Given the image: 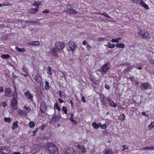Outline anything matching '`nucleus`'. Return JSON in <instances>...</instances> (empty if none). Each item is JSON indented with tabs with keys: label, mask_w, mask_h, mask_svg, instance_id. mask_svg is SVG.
<instances>
[{
	"label": "nucleus",
	"mask_w": 154,
	"mask_h": 154,
	"mask_svg": "<svg viewBox=\"0 0 154 154\" xmlns=\"http://www.w3.org/2000/svg\"><path fill=\"white\" fill-rule=\"evenodd\" d=\"M48 149L50 153L51 154H58V150L54 144L50 143L48 144Z\"/></svg>",
	"instance_id": "obj_1"
},
{
	"label": "nucleus",
	"mask_w": 154,
	"mask_h": 154,
	"mask_svg": "<svg viewBox=\"0 0 154 154\" xmlns=\"http://www.w3.org/2000/svg\"><path fill=\"white\" fill-rule=\"evenodd\" d=\"M47 106L45 102H42L40 105V109L39 111V116H42L44 117L46 116V113L45 112Z\"/></svg>",
	"instance_id": "obj_2"
},
{
	"label": "nucleus",
	"mask_w": 154,
	"mask_h": 154,
	"mask_svg": "<svg viewBox=\"0 0 154 154\" xmlns=\"http://www.w3.org/2000/svg\"><path fill=\"white\" fill-rule=\"evenodd\" d=\"M138 33L140 35L146 39H149L151 37L150 35L146 29H138Z\"/></svg>",
	"instance_id": "obj_3"
},
{
	"label": "nucleus",
	"mask_w": 154,
	"mask_h": 154,
	"mask_svg": "<svg viewBox=\"0 0 154 154\" xmlns=\"http://www.w3.org/2000/svg\"><path fill=\"white\" fill-rule=\"evenodd\" d=\"M61 117V116L60 115H56L55 112L52 117L49 123L53 124L55 122L58 123L60 121Z\"/></svg>",
	"instance_id": "obj_4"
},
{
	"label": "nucleus",
	"mask_w": 154,
	"mask_h": 154,
	"mask_svg": "<svg viewBox=\"0 0 154 154\" xmlns=\"http://www.w3.org/2000/svg\"><path fill=\"white\" fill-rule=\"evenodd\" d=\"M17 97H13L11 101V106L14 109H16L17 108Z\"/></svg>",
	"instance_id": "obj_5"
},
{
	"label": "nucleus",
	"mask_w": 154,
	"mask_h": 154,
	"mask_svg": "<svg viewBox=\"0 0 154 154\" xmlns=\"http://www.w3.org/2000/svg\"><path fill=\"white\" fill-rule=\"evenodd\" d=\"M65 45L63 42H59L55 44V48L61 52L63 51V49L65 48Z\"/></svg>",
	"instance_id": "obj_6"
},
{
	"label": "nucleus",
	"mask_w": 154,
	"mask_h": 154,
	"mask_svg": "<svg viewBox=\"0 0 154 154\" xmlns=\"http://www.w3.org/2000/svg\"><path fill=\"white\" fill-rule=\"evenodd\" d=\"M50 52L54 57H58L59 56V54L61 52L56 48H51Z\"/></svg>",
	"instance_id": "obj_7"
},
{
	"label": "nucleus",
	"mask_w": 154,
	"mask_h": 154,
	"mask_svg": "<svg viewBox=\"0 0 154 154\" xmlns=\"http://www.w3.org/2000/svg\"><path fill=\"white\" fill-rule=\"evenodd\" d=\"M151 87L150 85L148 82L141 83V87L142 89L143 88L145 90H146L148 88H150Z\"/></svg>",
	"instance_id": "obj_8"
},
{
	"label": "nucleus",
	"mask_w": 154,
	"mask_h": 154,
	"mask_svg": "<svg viewBox=\"0 0 154 154\" xmlns=\"http://www.w3.org/2000/svg\"><path fill=\"white\" fill-rule=\"evenodd\" d=\"M109 68V63L105 64L101 67L102 71L104 72H106Z\"/></svg>",
	"instance_id": "obj_9"
},
{
	"label": "nucleus",
	"mask_w": 154,
	"mask_h": 154,
	"mask_svg": "<svg viewBox=\"0 0 154 154\" xmlns=\"http://www.w3.org/2000/svg\"><path fill=\"white\" fill-rule=\"evenodd\" d=\"M66 154H75L77 152L76 151H74L72 147H70L67 149L66 152Z\"/></svg>",
	"instance_id": "obj_10"
},
{
	"label": "nucleus",
	"mask_w": 154,
	"mask_h": 154,
	"mask_svg": "<svg viewBox=\"0 0 154 154\" xmlns=\"http://www.w3.org/2000/svg\"><path fill=\"white\" fill-rule=\"evenodd\" d=\"M69 45L70 49L71 51L72 52L75 50L77 47L75 44L73 42H69Z\"/></svg>",
	"instance_id": "obj_11"
},
{
	"label": "nucleus",
	"mask_w": 154,
	"mask_h": 154,
	"mask_svg": "<svg viewBox=\"0 0 154 154\" xmlns=\"http://www.w3.org/2000/svg\"><path fill=\"white\" fill-rule=\"evenodd\" d=\"M108 101L109 102V105L113 107H116L117 106V104L114 102L111 99L108 98Z\"/></svg>",
	"instance_id": "obj_12"
},
{
	"label": "nucleus",
	"mask_w": 154,
	"mask_h": 154,
	"mask_svg": "<svg viewBox=\"0 0 154 154\" xmlns=\"http://www.w3.org/2000/svg\"><path fill=\"white\" fill-rule=\"evenodd\" d=\"M65 11L69 14H75L77 13V12L73 9H68V10H66Z\"/></svg>",
	"instance_id": "obj_13"
},
{
	"label": "nucleus",
	"mask_w": 154,
	"mask_h": 154,
	"mask_svg": "<svg viewBox=\"0 0 154 154\" xmlns=\"http://www.w3.org/2000/svg\"><path fill=\"white\" fill-rule=\"evenodd\" d=\"M11 91L10 88H5V96H9Z\"/></svg>",
	"instance_id": "obj_14"
},
{
	"label": "nucleus",
	"mask_w": 154,
	"mask_h": 154,
	"mask_svg": "<svg viewBox=\"0 0 154 154\" xmlns=\"http://www.w3.org/2000/svg\"><path fill=\"white\" fill-rule=\"evenodd\" d=\"M17 112L19 114L20 116L24 117L26 116L27 113L23 110L19 109L17 110Z\"/></svg>",
	"instance_id": "obj_15"
},
{
	"label": "nucleus",
	"mask_w": 154,
	"mask_h": 154,
	"mask_svg": "<svg viewBox=\"0 0 154 154\" xmlns=\"http://www.w3.org/2000/svg\"><path fill=\"white\" fill-rule=\"evenodd\" d=\"M76 147L79 149L81 150L83 153H85L86 152V149L84 146H82L79 145H77Z\"/></svg>",
	"instance_id": "obj_16"
},
{
	"label": "nucleus",
	"mask_w": 154,
	"mask_h": 154,
	"mask_svg": "<svg viewBox=\"0 0 154 154\" xmlns=\"http://www.w3.org/2000/svg\"><path fill=\"white\" fill-rule=\"evenodd\" d=\"M140 4L146 9H149L148 6L145 4L142 0L140 2Z\"/></svg>",
	"instance_id": "obj_17"
},
{
	"label": "nucleus",
	"mask_w": 154,
	"mask_h": 154,
	"mask_svg": "<svg viewBox=\"0 0 154 154\" xmlns=\"http://www.w3.org/2000/svg\"><path fill=\"white\" fill-rule=\"evenodd\" d=\"M104 154H111L112 153V150L111 149H105L103 151Z\"/></svg>",
	"instance_id": "obj_18"
},
{
	"label": "nucleus",
	"mask_w": 154,
	"mask_h": 154,
	"mask_svg": "<svg viewBox=\"0 0 154 154\" xmlns=\"http://www.w3.org/2000/svg\"><path fill=\"white\" fill-rule=\"evenodd\" d=\"M16 50L19 52H24L25 51V49L23 48H20L17 46H15Z\"/></svg>",
	"instance_id": "obj_19"
},
{
	"label": "nucleus",
	"mask_w": 154,
	"mask_h": 154,
	"mask_svg": "<svg viewBox=\"0 0 154 154\" xmlns=\"http://www.w3.org/2000/svg\"><path fill=\"white\" fill-rule=\"evenodd\" d=\"M132 69V68H131V66L130 65V66H129L128 68L125 69L124 71L122 72V73L124 74H125L126 73H127L129 71H130L131 70V69Z\"/></svg>",
	"instance_id": "obj_20"
},
{
	"label": "nucleus",
	"mask_w": 154,
	"mask_h": 154,
	"mask_svg": "<svg viewBox=\"0 0 154 154\" xmlns=\"http://www.w3.org/2000/svg\"><path fill=\"white\" fill-rule=\"evenodd\" d=\"M54 109L55 110L57 109L58 111H60V108L57 102L55 103L54 106Z\"/></svg>",
	"instance_id": "obj_21"
},
{
	"label": "nucleus",
	"mask_w": 154,
	"mask_h": 154,
	"mask_svg": "<svg viewBox=\"0 0 154 154\" xmlns=\"http://www.w3.org/2000/svg\"><path fill=\"white\" fill-rule=\"evenodd\" d=\"M125 118L124 114L120 115L119 117V119L121 121H124Z\"/></svg>",
	"instance_id": "obj_22"
},
{
	"label": "nucleus",
	"mask_w": 154,
	"mask_h": 154,
	"mask_svg": "<svg viewBox=\"0 0 154 154\" xmlns=\"http://www.w3.org/2000/svg\"><path fill=\"white\" fill-rule=\"evenodd\" d=\"M116 47L117 48H123L125 47V45L123 43H117L116 45Z\"/></svg>",
	"instance_id": "obj_23"
},
{
	"label": "nucleus",
	"mask_w": 154,
	"mask_h": 154,
	"mask_svg": "<svg viewBox=\"0 0 154 154\" xmlns=\"http://www.w3.org/2000/svg\"><path fill=\"white\" fill-rule=\"evenodd\" d=\"M2 6H11L12 5V4H10L9 2L6 1L5 2H3V4H2Z\"/></svg>",
	"instance_id": "obj_24"
},
{
	"label": "nucleus",
	"mask_w": 154,
	"mask_h": 154,
	"mask_svg": "<svg viewBox=\"0 0 154 154\" xmlns=\"http://www.w3.org/2000/svg\"><path fill=\"white\" fill-rule=\"evenodd\" d=\"M10 57V55L8 54H4L1 55V57L2 59H8Z\"/></svg>",
	"instance_id": "obj_25"
},
{
	"label": "nucleus",
	"mask_w": 154,
	"mask_h": 154,
	"mask_svg": "<svg viewBox=\"0 0 154 154\" xmlns=\"http://www.w3.org/2000/svg\"><path fill=\"white\" fill-rule=\"evenodd\" d=\"M92 125L93 127L95 129H97L100 127V126L95 122L92 123Z\"/></svg>",
	"instance_id": "obj_26"
},
{
	"label": "nucleus",
	"mask_w": 154,
	"mask_h": 154,
	"mask_svg": "<svg viewBox=\"0 0 154 154\" xmlns=\"http://www.w3.org/2000/svg\"><path fill=\"white\" fill-rule=\"evenodd\" d=\"M28 44L31 45H38V42L33 41L32 42H29Z\"/></svg>",
	"instance_id": "obj_27"
},
{
	"label": "nucleus",
	"mask_w": 154,
	"mask_h": 154,
	"mask_svg": "<svg viewBox=\"0 0 154 154\" xmlns=\"http://www.w3.org/2000/svg\"><path fill=\"white\" fill-rule=\"evenodd\" d=\"M121 39V37H118L116 39H113L111 40V42H116L118 43L119 42V41Z\"/></svg>",
	"instance_id": "obj_28"
},
{
	"label": "nucleus",
	"mask_w": 154,
	"mask_h": 154,
	"mask_svg": "<svg viewBox=\"0 0 154 154\" xmlns=\"http://www.w3.org/2000/svg\"><path fill=\"white\" fill-rule=\"evenodd\" d=\"M98 14H100V15H102L103 16H105V17H106L107 18H111V17H110V16L108 15L106 13H105V12H104V13H98Z\"/></svg>",
	"instance_id": "obj_29"
},
{
	"label": "nucleus",
	"mask_w": 154,
	"mask_h": 154,
	"mask_svg": "<svg viewBox=\"0 0 154 154\" xmlns=\"http://www.w3.org/2000/svg\"><path fill=\"white\" fill-rule=\"evenodd\" d=\"M100 98L101 100V101H104V102H108L107 100L108 98H107V97H100Z\"/></svg>",
	"instance_id": "obj_30"
},
{
	"label": "nucleus",
	"mask_w": 154,
	"mask_h": 154,
	"mask_svg": "<svg viewBox=\"0 0 154 154\" xmlns=\"http://www.w3.org/2000/svg\"><path fill=\"white\" fill-rule=\"evenodd\" d=\"M38 11V9L37 8H31L29 11V12L33 14L35 13Z\"/></svg>",
	"instance_id": "obj_31"
},
{
	"label": "nucleus",
	"mask_w": 154,
	"mask_h": 154,
	"mask_svg": "<svg viewBox=\"0 0 154 154\" xmlns=\"http://www.w3.org/2000/svg\"><path fill=\"white\" fill-rule=\"evenodd\" d=\"M18 122H14L12 125V127L13 129H15L17 128L18 126Z\"/></svg>",
	"instance_id": "obj_32"
},
{
	"label": "nucleus",
	"mask_w": 154,
	"mask_h": 154,
	"mask_svg": "<svg viewBox=\"0 0 154 154\" xmlns=\"http://www.w3.org/2000/svg\"><path fill=\"white\" fill-rule=\"evenodd\" d=\"M45 88L46 90H48L50 88L49 83L48 81H46L45 82Z\"/></svg>",
	"instance_id": "obj_33"
},
{
	"label": "nucleus",
	"mask_w": 154,
	"mask_h": 154,
	"mask_svg": "<svg viewBox=\"0 0 154 154\" xmlns=\"http://www.w3.org/2000/svg\"><path fill=\"white\" fill-rule=\"evenodd\" d=\"M90 79L91 81L93 83L95 84H96L97 83L95 81V79L94 77L93 76H90Z\"/></svg>",
	"instance_id": "obj_34"
},
{
	"label": "nucleus",
	"mask_w": 154,
	"mask_h": 154,
	"mask_svg": "<svg viewBox=\"0 0 154 154\" xmlns=\"http://www.w3.org/2000/svg\"><path fill=\"white\" fill-rule=\"evenodd\" d=\"M24 94L25 96H32V95L29 91L26 92Z\"/></svg>",
	"instance_id": "obj_35"
},
{
	"label": "nucleus",
	"mask_w": 154,
	"mask_h": 154,
	"mask_svg": "<svg viewBox=\"0 0 154 154\" xmlns=\"http://www.w3.org/2000/svg\"><path fill=\"white\" fill-rule=\"evenodd\" d=\"M47 125L45 124H43L41 127H39V129L40 128L41 130H43L47 127Z\"/></svg>",
	"instance_id": "obj_36"
},
{
	"label": "nucleus",
	"mask_w": 154,
	"mask_h": 154,
	"mask_svg": "<svg viewBox=\"0 0 154 154\" xmlns=\"http://www.w3.org/2000/svg\"><path fill=\"white\" fill-rule=\"evenodd\" d=\"M25 22L26 23H29L31 25H35V22L34 21H25Z\"/></svg>",
	"instance_id": "obj_37"
},
{
	"label": "nucleus",
	"mask_w": 154,
	"mask_h": 154,
	"mask_svg": "<svg viewBox=\"0 0 154 154\" xmlns=\"http://www.w3.org/2000/svg\"><path fill=\"white\" fill-rule=\"evenodd\" d=\"M33 77H35V80L37 82H38V75H36L35 74H33Z\"/></svg>",
	"instance_id": "obj_38"
},
{
	"label": "nucleus",
	"mask_w": 154,
	"mask_h": 154,
	"mask_svg": "<svg viewBox=\"0 0 154 154\" xmlns=\"http://www.w3.org/2000/svg\"><path fill=\"white\" fill-rule=\"evenodd\" d=\"M14 90L12 96H17V88L15 87H14Z\"/></svg>",
	"instance_id": "obj_39"
},
{
	"label": "nucleus",
	"mask_w": 154,
	"mask_h": 154,
	"mask_svg": "<svg viewBox=\"0 0 154 154\" xmlns=\"http://www.w3.org/2000/svg\"><path fill=\"white\" fill-rule=\"evenodd\" d=\"M108 47L110 48H114L115 46V45L114 44H111L110 43L108 44Z\"/></svg>",
	"instance_id": "obj_40"
},
{
	"label": "nucleus",
	"mask_w": 154,
	"mask_h": 154,
	"mask_svg": "<svg viewBox=\"0 0 154 154\" xmlns=\"http://www.w3.org/2000/svg\"><path fill=\"white\" fill-rule=\"evenodd\" d=\"M62 110L65 114L67 115V108L66 106H63V107Z\"/></svg>",
	"instance_id": "obj_41"
},
{
	"label": "nucleus",
	"mask_w": 154,
	"mask_h": 154,
	"mask_svg": "<svg viewBox=\"0 0 154 154\" xmlns=\"http://www.w3.org/2000/svg\"><path fill=\"white\" fill-rule=\"evenodd\" d=\"M4 120L5 122H6L8 123H10L11 121V119L10 118L5 117L4 118Z\"/></svg>",
	"instance_id": "obj_42"
},
{
	"label": "nucleus",
	"mask_w": 154,
	"mask_h": 154,
	"mask_svg": "<svg viewBox=\"0 0 154 154\" xmlns=\"http://www.w3.org/2000/svg\"><path fill=\"white\" fill-rule=\"evenodd\" d=\"M35 125V124L32 122H30L29 123V126L30 128H33Z\"/></svg>",
	"instance_id": "obj_43"
},
{
	"label": "nucleus",
	"mask_w": 154,
	"mask_h": 154,
	"mask_svg": "<svg viewBox=\"0 0 154 154\" xmlns=\"http://www.w3.org/2000/svg\"><path fill=\"white\" fill-rule=\"evenodd\" d=\"M47 69L48 70V73L49 74V75H51V68L50 66H48V67Z\"/></svg>",
	"instance_id": "obj_44"
},
{
	"label": "nucleus",
	"mask_w": 154,
	"mask_h": 154,
	"mask_svg": "<svg viewBox=\"0 0 154 154\" xmlns=\"http://www.w3.org/2000/svg\"><path fill=\"white\" fill-rule=\"evenodd\" d=\"M154 127V122H151L150 124L149 125L148 128L149 129H151Z\"/></svg>",
	"instance_id": "obj_45"
},
{
	"label": "nucleus",
	"mask_w": 154,
	"mask_h": 154,
	"mask_svg": "<svg viewBox=\"0 0 154 154\" xmlns=\"http://www.w3.org/2000/svg\"><path fill=\"white\" fill-rule=\"evenodd\" d=\"M107 126V125L106 124H104L101 125L100 126V127L102 129H106Z\"/></svg>",
	"instance_id": "obj_46"
},
{
	"label": "nucleus",
	"mask_w": 154,
	"mask_h": 154,
	"mask_svg": "<svg viewBox=\"0 0 154 154\" xmlns=\"http://www.w3.org/2000/svg\"><path fill=\"white\" fill-rule=\"evenodd\" d=\"M69 120L71 122L74 123L75 124H77V122L75 121L73 119V118L70 117Z\"/></svg>",
	"instance_id": "obj_47"
},
{
	"label": "nucleus",
	"mask_w": 154,
	"mask_h": 154,
	"mask_svg": "<svg viewBox=\"0 0 154 154\" xmlns=\"http://www.w3.org/2000/svg\"><path fill=\"white\" fill-rule=\"evenodd\" d=\"M33 5L36 6L37 8H38V3L37 2H35L33 4Z\"/></svg>",
	"instance_id": "obj_48"
},
{
	"label": "nucleus",
	"mask_w": 154,
	"mask_h": 154,
	"mask_svg": "<svg viewBox=\"0 0 154 154\" xmlns=\"http://www.w3.org/2000/svg\"><path fill=\"white\" fill-rule=\"evenodd\" d=\"M142 114L143 116H145L148 118L149 117V115L148 114H146L145 112H142Z\"/></svg>",
	"instance_id": "obj_49"
},
{
	"label": "nucleus",
	"mask_w": 154,
	"mask_h": 154,
	"mask_svg": "<svg viewBox=\"0 0 154 154\" xmlns=\"http://www.w3.org/2000/svg\"><path fill=\"white\" fill-rule=\"evenodd\" d=\"M101 103L103 104V105L104 106H107L108 105H107V102H104V101H101Z\"/></svg>",
	"instance_id": "obj_50"
},
{
	"label": "nucleus",
	"mask_w": 154,
	"mask_h": 154,
	"mask_svg": "<svg viewBox=\"0 0 154 154\" xmlns=\"http://www.w3.org/2000/svg\"><path fill=\"white\" fill-rule=\"evenodd\" d=\"M105 88L108 90H109L110 89V87L109 85L106 84L105 85Z\"/></svg>",
	"instance_id": "obj_51"
},
{
	"label": "nucleus",
	"mask_w": 154,
	"mask_h": 154,
	"mask_svg": "<svg viewBox=\"0 0 154 154\" xmlns=\"http://www.w3.org/2000/svg\"><path fill=\"white\" fill-rule=\"evenodd\" d=\"M86 47L87 48L88 50V51L89 50V48H91V47L90 46V45L88 44H87V45H86Z\"/></svg>",
	"instance_id": "obj_52"
},
{
	"label": "nucleus",
	"mask_w": 154,
	"mask_h": 154,
	"mask_svg": "<svg viewBox=\"0 0 154 154\" xmlns=\"http://www.w3.org/2000/svg\"><path fill=\"white\" fill-rule=\"evenodd\" d=\"M134 67L135 68H136L138 70H142V68H143L142 66H140L139 67H138V66H135Z\"/></svg>",
	"instance_id": "obj_53"
},
{
	"label": "nucleus",
	"mask_w": 154,
	"mask_h": 154,
	"mask_svg": "<svg viewBox=\"0 0 154 154\" xmlns=\"http://www.w3.org/2000/svg\"><path fill=\"white\" fill-rule=\"evenodd\" d=\"M126 65V68H129V66H130V64L129 63H128L127 62L125 63L123 65Z\"/></svg>",
	"instance_id": "obj_54"
},
{
	"label": "nucleus",
	"mask_w": 154,
	"mask_h": 154,
	"mask_svg": "<svg viewBox=\"0 0 154 154\" xmlns=\"http://www.w3.org/2000/svg\"><path fill=\"white\" fill-rule=\"evenodd\" d=\"M2 106L3 107H5L7 105V103L5 102H4L2 103Z\"/></svg>",
	"instance_id": "obj_55"
},
{
	"label": "nucleus",
	"mask_w": 154,
	"mask_h": 154,
	"mask_svg": "<svg viewBox=\"0 0 154 154\" xmlns=\"http://www.w3.org/2000/svg\"><path fill=\"white\" fill-rule=\"evenodd\" d=\"M129 78L131 81H133V79L134 78V76H133L132 75H130V77H129Z\"/></svg>",
	"instance_id": "obj_56"
},
{
	"label": "nucleus",
	"mask_w": 154,
	"mask_h": 154,
	"mask_svg": "<svg viewBox=\"0 0 154 154\" xmlns=\"http://www.w3.org/2000/svg\"><path fill=\"white\" fill-rule=\"evenodd\" d=\"M149 150H154V146H151L150 147H149Z\"/></svg>",
	"instance_id": "obj_57"
},
{
	"label": "nucleus",
	"mask_w": 154,
	"mask_h": 154,
	"mask_svg": "<svg viewBox=\"0 0 154 154\" xmlns=\"http://www.w3.org/2000/svg\"><path fill=\"white\" fill-rule=\"evenodd\" d=\"M5 153L3 151V149H0V154H5Z\"/></svg>",
	"instance_id": "obj_58"
},
{
	"label": "nucleus",
	"mask_w": 154,
	"mask_h": 154,
	"mask_svg": "<svg viewBox=\"0 0 154 154\" xmlns=\"http://www.w3.org/2000/svg\"><path fill=\"white\" fill-rule=\"evenodd\" d=\"M24 108L27 110L29 111L30 110V109L29 107L25 106Z\"/></svg>",
	"instance_id": "obj_59"
},
{
	"label": "nucleus",
	"mask_w": 154,
	"mask_h": 154,
	"mask_svg": "<svg viewBox=\"0 0 154 154\" xmlns=\"http://www.w3.org/2000/svg\"><path fill=\"white\" fill-rule=\"evenodd\" d=\"M63 93V92L62 91H60L59 92V95L60 96H62V95Z\"/></svg>",
	"instance_id": "obj_60"
},
{
	"label": "nucleus",
	"mask_w": 154,
	"mask_h": 154,
	"mask_svg": "<svg viewBox=\"0 0 154 154\" xmlns=\"http://www.w3.org/2000/svg\"><path fill=\"white\" fill-rule=\"evenodd\" d=\"M49 12V11L48 10H45L42 11V13H48Z\"/></svg>",
	"instance_id": "obj_61"
},
{
	"label": "nucleus",
	"mask_w": 154,
	"mask_h": 154,
	"mask_svg": "<svg viewBox=\"0 0 154 154\" xmlns=\"http://www.w3.org/2000/svg\"><path fill=\"white\" fill-rule=\"evenodd\" d=\"M82 100L83 102H85L86 101V100L85 99V97H82Z\"/></svg>",
	"instance_id": "obj_62"
},
{
	"label": "nucleus",
	"mask_w": 154,
	"mask_h": 154,
	"mask_svg": "<svg viewBox=\"0 0 154 154\" xmlns=\"http://www.w3.org/2000/svg\"><path fill=\"white\" fill-rule=\"evenodd\" d=\"M134 82L135 85H137L139 84L137 80H134Z\"/></svg>",
	"instance_id": "obj_63"
},
{
	"label": "nucleus",
	"mask_w": 154,
	"mask_h": 154,
	"mask_svg": "<svg viewBox=\"0 0 154 154\" xmlns=\"http://www.w3.org/2000/svg\"><path fill=\"white\" fill-rule=\"evenodd\" d=\"M3 91V88L2 86L0 87V92H2Z\"/></svg>",
	"instance_id": "obj_64"
}]
</instances>
